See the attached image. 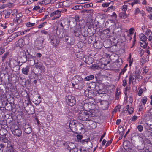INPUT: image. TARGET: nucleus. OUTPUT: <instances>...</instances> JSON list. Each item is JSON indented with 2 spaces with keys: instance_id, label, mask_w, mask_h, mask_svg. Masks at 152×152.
Here are the masks:
<instances>
[{
  "instance_id": "4c0bfd02",
  "label": "nucleus",
  "mask_w": 152,
  "mask_h": 152,
  "mask_svg": "<svg viewBox=\"0 0 152 152\" xmlns=\"http://www.w3.org/2000/svg\"><path fill=\"white\" fill-rule=\"evenodd\" d=\"M140 45L141 47L145 48L147 47L148 44L145 42H140Z\"/></svg>"
},
{
  "instance_id": "a878e982",
  "label": "nucleus",
  "mask_w": 152,
  "mask_h": 152,
  "mask_svg": "<svg viewBox=\"0 0 152 152\" xmlns=\"http://www.w3.org/2000/svg\"><path fill=\"white\" fill-rule=\"evenodd\" d=\"M24 40L23 39H19L18 42V45L20 48H22L24 46L23 44Z\"/></svg>"
},
{
  "instance_id": "4468645a",
  "label": "nucleus",
  "mask_w": 152,
  "mask_h": 152,
  "mask_svg": "<svg viewBox=\"0 0 152 152\" xmlns=\"http://www.w3.org/2000/svg\"><path fill=\"white\" fill-rule=\"evenodd\" d=\"M77 122L76 121H71L69 123V127L72 131L75 130Z\"/></svg>"
},
{
  "instance_id": "cd10ccee",
  "label": "nucleus",
  "mask_w": 152,
  "mask_h": 152,
  "mask_svg": "<svg viewBox=\"0 0 152 152\" xmlns=\"http://www.w3.org/2000/svg\"><path fill=\"white\" fill-rule=\"evenodd\" d=\"M7 135L5 133L4 135L2 136V142L7 145L8 144V140L6 137Z\"/></svg>"
},
{
  "instance_id": "09e8293b",
  "label": "nucleus",
  "mask_w": 152,
  "mask_h": 152,
  "mask_svg": "<svg viewBox=\"0 0 152 152\" xmlns=\"http://www.w3.org/2000/svg\"><path fill=\"white\" fill-rule=\"evenodd\" d=\"M147 100V99L145 96H144L142 99V103L143 105H144Z\"/></svg>"
},
{
  "instance_id": "603ef678",
  "label": "nucleus",
  "mask_w": 152,
  "mask_h": 152,
  "mask_svg": "<svg viewBox=\"0 0 152 152\" xmlns=\"http://www.w3.org/2000/svg\"><path fill=\"white\" fill-rule=\"evenodd\" d=\"M91 68L93 69H98L99 67V66H98L96 64H94L91 65Z\"/></svg>"
},
{
  "instance_id": "9d476101",
  "label": "nucleus",
  "mask_w": 152,
  "mask_h": 152,
  "mask_svg": "<svg viewBox=\"0 0 152 152\" xmlns=\"http://www.w3.org/2000/svg\"><path fill=\"white\" fill-rule=\"evenodd\" d=\"M22 53V56L18 59L19 60L18 63H21L20 66L23 63L26 62L27 60V58L26 53Z\"/></svg>"
},
{
  "instance_id": "6e6552de",
  "label": "nucleus",
  "mask_w": 152,
  "mask_h": 152,
  "mask_svg": "<svg viewBox=\"0 0 152 152\" xmlns=\"http://www.w3.org/2000/svg\"><path fill=\"white\" fill-rule=\"evenodd\" d=\"M8 64L10 67H15L17 68L18 67L19 69H20L19 66L18 65L16 60L13 58H9V62Z\"/></svg>"
},
{
  "instance_id": "58836bf2",
  "label": "nucleus",
  "mask_w": 152,
  "mask_h": 152,
  "mask_svg": "<svg viewBox=\"0 0 152 152\" xmlns=\"http://www.w3.org/2000/svg\"><path fill=\"white\" fill-rule=\"evenodd\" d=\"M120 16L122 18L125 19L128 17L125 12H121L119 14Z\"/></svg>"
},
{
  "instance_id": "aec40b11",
  "label": "nucleus",
  "mask_w": 152,
  "mask_h": 152,
  "mask_svg": "<svg viewBox=\"0 0 152 152\" xmlns=\"http://www.w3.org/2000/svg\"><path fill=\"white\" fill-rule=\"evenodd\" d=\"M145 34L148 36V39L151 41L152 39V32L150 29H148L146 32Z\"/></svg>"
},
{
  "instance_id": "9b49d317",
  "label": "nucleus",
  "mask_w": 152,
  "mask_h": 152,
  "mask_svg": "<svg viewBox=\"0 0 152 152\" xmlns=\"http://www.w3.org/2000/svg\"><path fill=\"white\" fill-rule=\"evenodd\" d=\"M33 102L36 104H39L41 102V98L40 96L34 95L32 98Z\"/></svg>"
},
{
  "instance_id": "bf43d9fd",
  "label": "nucleus",
  "mask_w": 152,
  "mask_h": 152,
  "mask_svg": "<svg viewBox=\"0 0 152 152\" xmlns=\"http://www.w3.org/2000/svg\"><path fill=\"white\" fill-rule=\"evenodd\" d=\"M38 68H39V69H40L41 70H42L44 69V67L43 65V64H39V67H38Z\"/></svg>"
},
{
  "instance_id": "864d4df0",
  "label": "nucleus",
  "mask_w": 152,
  "mask_h": 152,
  "mask_svg": "<svg viewBox=\"0 0 152 152\" xmlns=\"http://www.w3.org/2000/svg\"><path fill=\"white\" fill-rule=\"evenodd\" d=\"M137 128L139 131L140 132H141L143 129V127L140 125H138L137 126Z\"/></svg>"
},
{
  "instance_id": "6ab92c4d",
  "label": "nucleus",
  "mask_w": 152,
  "mask_h": 152,
  "mask_svg": "<svg viewBox=\"0 0 152 152\" xmlns=\"http://www.w3.org/2000/svg\"><path fill=\"white\" fill-rule=\"evenodd\" d=\"M84 126L81 123H77L75 131L80 130L84 129Z\"/></svg>"
},
{
  "instance_id": "4d7b16f0",
  "label": "nucleus",
  "mask_w": 152,
  "mask_h": 152,
  "mask_svg": "<svg viewBox=\"0 0 152 152\" xmlns=\"http://www.w3.org/2000/svg\"><path fill=\"white\" fill-rule=\"evenodd\" d=\"M134 28H130L129 29V33L130 34V35H132L133 34L134 32Z\"/></svg>"
},
{
  "instance_id": "72a5a7b5",
  "label": "nucleus",
  "mask_w": 152,
  "mask_h": 152,
  "mask_svg": "<svg viewBox=\"0 0 152 152\" xmlns=\"http://www.w3.org/2000/svg\"><path fill=\"white\" fill-rule=\"evenodd\" d=\"M9 53L7 52L4 53L2 57V62H4L5 60L8 57Z\"/></svg>"
},
{
  "instance_id": "e2e57ef3",
  "label": "nucleus",
  "mask_w": 152,
  "mask_h": 152,
  "mask_svg": "<svg viewBox=\"0 0 152 152\" xmlns=\"http://www.w3.org/2000/svg\"><path fill=\"white\" fill-rule=\"evenodd\" d=\"M143 92V89L141 88L139 91L138 95L139 96H140Z\"/></svg>"
},
{
  "instance_id": "b1692460",
  "label": "nucleus",
  "mask_w": 152,
  "mask_h": 152,
  "mask_svg": "<svg viewBox=\"0 0 152 152\" xmlns=\"http://www.w3.org/2000/svg\"><path fill=\"white\" fill-rule=\"evenodd\" d=\"M139 37L140 40L142 42H145L147 40V37L143 34H140Z\"/></svg>"
},
{
  "instance_id": "f704fd0d",
  "label": "nucleus",
  "mask_w": 152,
  "mask_h": 152,
  "mask_svg": "<svg viewBox=\"0 0 152 152\" xmlns=\"http://www.w3.org/2000/svg\"><path fill=\"white\" fill-rule=\"evenodd\" d=\"M120 94L121 92L120 91H119L118 89L117 88L115 94V98L116 99L118 100L119 99Z\"/></svg>"
},
{
  "instance_id": "5fc2aeb1",
  "label": "nucleus",
  "mask_w": 152,
  "mask_h": 152,
  "mask_svg": "<svg viewBox=\"0 0 152 152\" xmlns=\"http://www.w3.org/2000/svg\"><path fill=\"white\" fill-rule=\"evenodd\" d=\"M21 17V16H19V17H17V15H16V20L17 21L18 23H20L21 22V21L22 20H20V18Z\"/></svg>"
},
{
  "instance_id": "c9c22d12",
  "label": "nucleus",
  "mask_w": 152,
  "mask_h": 152,
  "mask_svg": "<svg viewBox=\"0 0 152 152\" xmlns=\"http://www.w3.org/2000/svg\"><path fill=\"white\" fill-rule=\"evenodd\" d=\"M81 53L80 52H77L76 53V55L77 56V57L80 59L82 58H83L84 55L83 53L82 52H81Z\"/></svg>"
},
{
  "instance_id": "5701e85b",
  "label": "nucleus",
  "mask_w": 152,
  "mask_h": 152,
  "mask_svg": "<svg viewBox=\"0 0 152 152\" xmlns=\"http://www.w3.org/2000/svg\"><path fill=\"white\" fill-rule=\"evenodd\" d=\"M28 62L29 65L33 66L35 64V60L33 58H28Z\"/></svg>"
},
{
  "instance_id": "37998d69",
  "label": "nucleus",
  "mask_w": 152,
  "mask_h": 152,
  "mask_svg": "<svg viewBox=\"0 0 152 152\" xmlns=\"http://www.w3.org/2000/svg\"><path fill=\"white\" fill-rule=\"evenodd\" d=\"M30 127H31V126L29 124H26L23 126V130H24V129H26Z\"/></svg>"
},
{
  "instance_id": "f257e3e1",
  "label": "nucleus",
  "mask_w": 152,
  "mask_h": 152,
  "mask_svg": "<svg viewBox=\"0 0 152 152\" xmlns=\"http://www.w3.org/2000/svg\"><path fill=\"white\" fill-rule=\"evenodd\" d=\"M88 105L87 103L84 104L83 107L85 111L81 112V113L79 114L78 116V118L79 120L86 121H90L94 119L93 116L94 115L86 109V107Z\"/></svg>"
},
{
  "instance_id": "a19ab883",
  "label": "nucleus",
  "mask_w": 152,
  "mask_h": 152,
  "mask_svg": "<svg viewBox=\"0 0 152 152\" xmlns=\"http://www.w3.org/2000/svg\"><path fill=\"white\" fill-rule=\"evenodd\" d=\"M69 147L71 150H73V148H75V144L72 142L69 143L68 145Z\"/></svg>"
},
{
  "instance_id": "338daca9",
  "label": "nucleus",
  "mask_w": 152,
  "mask_h": 152,
  "mask_svg": "<svg viewBox=\"0 0 152 152\" xmlns=\"http://www.w3.org/2000/svg\"><path fill=\"white\" fill-rule=\"evenodd\" d=\"M40 8V7L39 6H35L33 9V11L37 10L39 9Z\"/></svg>"
},
{
  "instance_id": "f8f14e48",
  "label": "nucleus",
  "mask_w": 152,
  "mask_h": 152,
  "mask_svg": "<svg viewBox=\"0 0 152 152\" xmlns=\"http://www.w3.org/2000/svg\"><path fill=\"white\" fill-rule=\"evenodd\" d=\"M83 60L86 63L88 64H91L93 61L92 58L90 56H88L83 57Z\"/></svg>"
},
{
  "instance_id": "3c124183",
  "label": "nucleus",
  "mask_w": 152,
  "mask_h": 152,
  "mask_svg": "<svg viewBox=\"0 0 152 152\" xmlns=\"http://www.w3.org/2000/svg\"><path fill=\"white\" fill-rule=\"evenodd\" d=\"M47 22H45L42 23L41 24L38 26V27L39 28H41L44 26H45L47 24Z\"/></svg>"
},
{
  "instance_id": "69168bd1",
  "label": "nucleus",
  "mask_w": 152,
  "mask_h": 152,
  "mask_svg": "<svg viewBox=\"0 0 152 152\" xmlns=\"http://www.w3.org/2000/svg\"><path fill=\"white\" fill-rule=\"evenodd\" d=\"M127 85V81L126 79H124L123 80V83L122 84L123 86L124 87H125Z\"/></svg>"
},
{
  "instance_id": "2f4dec72",
  "label": "nucleus",
  "mask_w": 152,
  "mask_h": 152,
  "mask_svg": "<svg viewBox=\"0 0 152 152\" xmlns=\"http://www.w3.org/2000/svg\"><path fill=\"white\" fill-rule=\"evenodd\" d=\"M113 3L114 2L112 1L109 3H104L102 4V6L103 7H107Z\"/></svg>"
},
{
  "instance_id": "e433bc0d",
  "label": "nucleus",
  "mask_w": 152,
  "mask_h": 152,
  "mask_svg": "<svg viewBox=\"0 0 152 152\" xmlns=\"http://www.w3.org/2000/svg\"><path fill=\"white\" fill-rule=\"evenodd\" d=\"M20 35V32H18L17 33H15L12 34L10 36L11 37L14 39L15 38L17 37Z\"/></svg>"
},
{
  "instance_id": "393cba45",
  "label": "nucleus",
  "mask_w": 152,
  "mask_h": 152,
  "mask_svg": "<svg viewBox=\"0 0 152 152\" xmlns=\"http://www.w3.org/2000/svg\"><path fill=\"white\" fill-rule=\"evenodd\" d=\"M141 73V72L138 69L136 70L135 73H134V74L135 77L137 79H140V76Z\"/></svg>"
},
{
  "instance_id": "680f3d73",
  "label": "nucleus",
  "mask_w": 152,
  "mask_h": 152,
  "mask_svg": "<svg viewBox=\"0 0 152 152\" xmlns=\"http://www.w3.org/2000/svg\"><path fill=\"white\" fill-rule=\"evenodd\" d=\"M97 44H98V43L97 42H95L94 44V46L95 47V48H96L97 49H99L101 48V46H100V47L97 46Z\"/></svg>"
},
{
  "instance_id": "49530a36",
  "label": "nucleus",
  "mask_w": 152,
  "mask_h": 152,
  "mask_svg": "<svg viewBox=\"0 0 152 152\" xmlns=\"http://www.w3.org/2000/svg\"><path fill=\"white\" fill-rule=\"evenodd\" d=\"M35 24V23H31L30 22H29L27 23L26 24V25L27 27H31L32 26H33Z\"/></svg>"
},
{
  "instance_id": "7ed1b4c3",
  "label": "nucleus",
  "mask_w": 152,
  "mask_h": 152,
  "mask_svg": "<svg viewBox=\"0 0 152 152\" xmlns=\"http://www.w3.org/2000/svg\"><path fill=\"white\" fill-rule=\"evenodd\" d=\"M66 99L67 104L70 106L74 105L76 103V100L75 97L71 95L66 96Z\"/></svg>"
},
{
  "instance_id": "412c9836",
  "label": "nucleus",
  "mask_w": 152,
  "mask_h": 152,
  "mask_svg": "<svg viewBox=\"0 0 152 152\" xmlns=\"http://www.w3.org/2000/svg\"><path fill=\"white\" fill-rule=\"evenodd\" d=\"M68 23V20H62L61 21L60 25L62 27L61 29L62 30L64 29V27L66 25V23Z\"/></svg>"
},
{
  "instance_id": "c756f323",
  "label": "nucleus",
  "mask_w": 152,
  "mask_h": 152,
  "mask_svg": "<svg viewBox=\"0 0 152 152\" xmlns=\"http://www.w3.org/2000/svg\"><path fill=\"white\" fill-rule=\"evenodd\" d=\"M113 4H113H111L110 5V6H109V7L107 8V9L106 10V12H107V11H114L115 10V7L112 6Z\"/></svg>"
},
{
  "instance_id": "423d86ee",
  "label": "nucleus",
  "mask_w": 152,
  "mask_h": 152,
  "mask_svg": "<svg viewBox=\"0 0 152 152\" xmlns=\"http://www.w3.org/2000/svg\"><path fill=\"white\" fill-rule=\"evenodd\" d=\"M81 80H83V79L80 76H76L74 77L71 81L72 86H74L77 84L81 83Z\"/></svg>"
},
{
  "instance_id": "79ce46f5",
  "label": "nucleus",
  "mask_w": 152,
  "mask_h": 152,
  "mask_svg": "<svg viewBox=\"0 0 152 152\" xmlns=\"http://www.w3.org/2000/svg\"><path fill=\"white\" fill-rule=\"evenodd\" d=\"M24 131L26 134H29L32 131V129L31 127L26 129H24Z\"/></svg>"
},
{
  "instance_id": "c03bdc74",
  "label": "nucleus",
  "mask_w": 152,
  "mask_h": 152,
  "mask_svg": "<svg viewBox=\"0 0 152 152\" xmlns=\"http://www.w3.org/2000/svg\"><path fill=\"white\" fill-rule=\"evenodd\" d=\"M6 144H4L1 143L0 144V152H2L3 151L4 148L5 147Z\"/></svg>"
},
{
  "instance_id": "774afa93",
  "label": "nucleus",
  "mask_w": 152,
  "mask_h": 152,
  "mask_svg": "<svg viewBox=\"0 0 152 152\" xmlns=\"http://www.w3.org/2000/svg\"><path fill=\"white\" fill-rule=\"evenodd\" d=\"M76 137L78 139L80 140L83 138V136L81 135L78 134L77 135Z\"/></svg>"
},
{
  "instance_id": "473e14b6",
  "label": "nucleus",
  "mask_w": 152,
  "mask_h": 152,
  "mask_svg": "<svg viewBox=\"0 0 152 152\" xmlns=\"http://www.w3.org/2000/svg\"><path fill=\"white\" fill-rule=\"evenodd\" d=\"M12 12V11L10 10H9L7 12H6L5 13V18H9Z\"/></svg>"
},
{
  "instance_id": "bb28decb",
  "label": "nucleus",
  "mask_w": 152,
  "mask_h": 152,
  "mask_svg": "<svg viewBox=\"0 0 152 152\" xmlns=\"http://www.w3.org/2000/svg\"><path fill=\"white\" fill-rule=\"evenodd\" d=\"M97 87H98V86H96V83L95 82H92L89 84V87L90 88L94 89Z\"/></svg>"
},
{
  "instance_id": "052dcab7",
  "label": "nucleus",
  "mask_w": 152,
  "mask_h": 152,
  "mask_svg": "<svg viewBox=\"0 0 152 152\" xmlns=\"http://www.w3.org/2000/svg\"><path fill=\"white\" fill-rule=\"evenodd\" d=\"M13 39L10 36L6 40L7 42H10L12 41Z\"/></svg>"
},
{
  "instance_id": "7c9ffc66",
  "label": "nucleus",
  "mask_w": 152,
  "mask_h": 152,
  "mask_svg": "<svg viewBox=\"0 0 152 152\" xmlns=\"http://www.w3.org/2000/svg\"><path fill=\"white\" fill-rule=\"evenodd\" d=\"M71 37H70L68 36H66L65 37V41L66 42H67L68 44H69L71 45H73L74 44V42H70L68 41V40H69L71 39Z\"/></svg>"
},
{
  "instance_id": "6e6d98bb",
  "label": "nucleus",
  "mask_w": 152,
  "mask_h": 152,
  "mask_svg": "<svg viewBox=\"0 0 152 152\" xmlns=\"http://www.w3.org/2000/svg\"><path fill=\"white\" fill-rule=\"evenodd\" d=\"M134 109L132 107H131L130 109H129L128 113L129 114H131L134 111Z\"/></svg>"
},
{
  "instance_id": "39448f33",
  "label": "nucleus",
  "mask_w": 152,
  "mask_h": 152,
  "mask_svg": "<svg viewBox=\"0 0 152 152\" xmlns=\"http://www.w3.org/2000/svg\"><path fill=\"white\" fill-rule=\"evenodd\" d=\"M71 32L75 35L76 37H79L80 35L81 27L80 26H75L70 28Z\"/></svg>"
},
{
  "instance_id": "dca6fc26",
  "label": "nucleus",
  "mask_w": 152,
  "mask_h": 152,
  "mask_svg": "<svg viewBox=\"0 0 152 152\" xmlns=\"http://www.w3.org/2000/svg\"><path fill=\"white\" fill-rule=\"evenodd\" d=\"M98 93V91H95L89 90L88 92V96L91 98L94 97L96 95L97 93Z\"/></svg>"
},
{
  "instance_id": "de8ad7c7",
  "label": "nucleus",
  "mask_w": 152,
  "mask_h": 152,
  "mask_svg": "<svg viewBox=\"0 0 152 152\" xmlns=\"http://www.w3.org/2000/svg\"><path fill=\"white\" fill-rule=\"evenodd\" d=\"M146 134L148 137H152V132L150 131H146Z\"/></svg>"
},
{
  "instance_id": "a211bd4d",
  "label": "nucleus",
  "mask_w": 152,
  "mask_h": 152,
  "mask_svg": "<svg viewBox=\"0 0 152 152\" xmlns=\"http://www.w3.org/2000/svg\"><path fill=\"white\" fill-rule=\"evenodd\" d=\"M12 133L14 135L20 137L21 135L22 132L21 130L19 129H17L15 132H13Z\"/></svg>"
},
{
  "instance_id": "8fccbe9b",
  "label": "nucleus",
  "mask_w": 152,
  "mask_h": 152,
  "mask_svg": "<svg viewBox=\"0 0 152 152\" xmlns=\"http://www.w3.org/2000/svg\"><path fill=\"white\" fill-rule=\"evenodd\" d=\"M133 2L131 3V5L133 6L134 4L138 3L139 0H132Z\"/></svg>"
},
{
  "instance_id": "f03ea898",
  "label": "nucleus",
  "mask_w": 152,
  "mask_h": 152,
  "mask_svg": "<svg viewBox=\"0 0 152 152\" xmlns=\"http://www.w3.org/2000/svg\"><path fill=\"white\" fill-rule=\"evenodd\" d=\"M48 34L50 41L53 46L55 48L58 46L60 42L59 37L56 35L51 36Z\"/></svg>"
},
{
  "instance_id": "c85d7f7f",
  "label": "nucleus",
  "mask_w": 152,
  "mask_h": 152,
  "mask_svg": "<svg viewBox=\"0 0 152 152\" xmlns=\"http://www.w3.org/2000/svg\"><path fill=\"white\" fill-rule=\"evenodd\" d=\"M94 76L93 75H91L86 76L84 79V80L85 81H88L91 80L94 78Z\"/></svg>"
},
{
  "instance_id": "ea45409f",
  "label": "nucleus",
  "mask_w": 152,
  "mask_h": 152,
  "mask_svg": "<svg viewBox=\"0 0 152 152\" xmlns=\"http://www.w3.org/2000/svg\"><path fill=\"white\" fill-rule=\"evenodd\" d=\"M83 9V6L82 5H76L74 6L72 9L74 10H81Z\"/></svg>"
},
{
  "instance_id": "ddd939ff",
  "label": "nucleus",
  "mask_w": 152,
  "mask_h": 152,
  "mask_svg": "<svg viewBox=\"0 0 152 152\" xmlns=\"http://www.w3.org/2000/svg\"><path fill=\"white\" fill-rule=\"evenodd\" d=\"M60 12L61 11L58 10L54 11L53 13H51L50 14V17H52L55 15H57L55 17L53 18L52 19V20H54L55 19H57L59 18L60 16Z\"/></svg>"
},
{
  "instance_id": "a18cd8bd",
  "label": "nucleus",
  "mask_w": 152,
  "mask_h": 152,
  "mask_svg": "<svg viewBox=\"0 0 152 152\" xmlns=\"http://www.w3.org/2000/svg\"><path fill=\"white\" fill-rule=\"evenodd\" d=\"M145 59L144 57H142L140 59V61L142 65H143L145 63Z\"/></svg>"
},
{
  "instance_id": "2eb2a0df",
  "label": "nucleus",
  "mask_w": 152,
  "mask_h": 152,
  "mask_svg": "<svg viewBox=\"0 0 152 152\" xmlns=\"http://www.w3.org/2000/svg\"><path fill=\"white\" fill-rule=\"evenodd\" d=\"M19 129V126L16 123H12L11 124L10 129L12 132Z\"/></svg>"
},
{
  "instance_id": "13d9d810",
  "label": "nucleus",
  "mask_w": 152,
  "mask_h": 152,
  "mask_svg": "<svg viewBox=\"0 0 152 152\" xmlns=\"http://www.w3.org/2000/svg\"><path fill=\"white\" fill-rule=\"evenodd\" d=\"M127 6L126 5H124L122 6V10L125 12L127 10Z\"/></svg>"
},
{
  "instance_id": "f3484780",
  "label": "nucleus",
  "mask_w": 152,
  "mask_h": 152,
  "mask_svg": "<svg viewBox=\"0 0 152 152\" xmlns=\"http://www.w3.org/2000/svg\"><path fill=\"white\" fill-rule=\"evenodd\" d=\"M29 69L30 67L28 65L26 67L23 68L22 69L23 73L24 75H28V74Z\"/></svg>"
},
{
  "instance_id": "1a4fd4ad",
  "label": "nucleus",
  "mask_w": 152,
  "mask_h": 152,
  "mask_svg": "<svg viewBox=\"0 0 152 152\" xmlns=\"http://www.w3.org/2000/svg\"><path fill=\"white\" fill-rule=\"evenodd\" d=\"M101 36L103 37V39L110 37V35L109 29L107 28L104 30L103 32L101 34Z\"/></svg>"
},
{
  "instance_id": "20e7f679",
  "label": "nucleus",
  "mask_w": 152,
  "mask_h": 152,
  "mask_svg": "<svg viewBox=\"0 0 152 152\" xmlns=\"http://www.w3.org/2000/svg\"><path fill=\"white\" fill-rule=\"evenodd\" d=\"M44 39L43 38H37L35 41V47L38 50H41L43 48V47L42 45L44 41Z\"/></svg>"
},
{
  "instance_id": "4be33fe9",
  "label": "nucleus",
  "mask_w": 152,
  "mask_h": 152,
  "mask_svg": "<svg viewBox=\"0 0 152 152\" xmlns=\"http://www.w3.org/2000/svg\"><path fill=\"white\" fill-rule=\"evenodd\" d=\"M81 83H79V84H77L73 87L76 89H79V88H82L83 87V85H84V82L83 80H81Z\"/></svg>"
},
{
  "instance_id": "0e129e2a",
  "label": "nucleus",
  "mask_w": 152,
  "mask_h": 152,
  "mask_svg": "<svg viewBox=\"0 0 152 152\" xmlns=\"http://www.w3.org/2000/svg\"><path fill=\"white\" fill-rule=\"evenodd\" d=\"M4 152H14L13 148L12 147H11L10 149Z\"/></svg>"
},
{
  "instance_id": "0eeeda50",
  "label": "nucleus",
  "mask_w": 152,
  "mask_h": 152,
  "mask_svg": "<svg viewBox=\"0 0 152 152\" xmlns=\"http://www.w3.org/2000/svg\"><path fill=\"white\" fill-rule=\"evenodd\" d=\"M81 31V35L83 36L84 37L83 39L82 40L84 41L86 40V38H85V37H87L88 34V28L86 27H83L82 28L81 27L80 31Z\"/></svg>"
}]
</instances>
